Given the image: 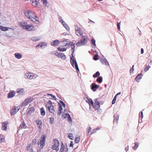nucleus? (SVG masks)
Returning <instances> with one entry per match:
<instances>
[{
	"mask_svg": "<svg viewBox=\"0 0 152 152\" xmlns=\"http://www.w3.org/2000/svg\"><path fill=\"white\" fill-rule=\"evenodd\" d=\"M56 51V52L55 53V55L58 57L60 55V52H58L57 51Z\"/></svg>",
	"mask_w": 152,
	"mask_h": 152,
	"instance_id": "58",
	"label": "nucleus"
},
{
	"mask_svg": "<svg viewBox=\"0 0 152 152\" xmlns=\"http://www.w3.org/2000/svg\"><path fill=\"white\" fill-rule=\"evenodd\" d=\"M62 106L64 107H65V104L61 102L60 104H59L58 108V115H60L62 113V111L63 110Z\"/></svg>",
	"mask_w": 152,
	"mask_h": 152,
	"instance_id": "9",
	"label": "nucleus"
},
{
	"mask_svg": "<svg viewBox=\"0 0 152 152\" xmlns=\"http://www.w3.org/2000/svg\"><path fill=\"white\" fill-rule=\"evenodd\" d=\"M99 85H97L94 83H92L90 86L91 90H93V91H96L97 89L99 88Z\"/></svg>",
	"mask_w": 152,
	"mask_h": 152,
	"instance_id": "11",
	"label": "nucleus"
},
{
	"mask_svg": "<svg viewBox=\"0 0 152 152\" xmlns=\"http://www.w3.org/2000/svg\"><path fill=\"white\" fill-rule=\"evenodd\" d=\"M16 92L14 91H10V92L7 95H15Z\"/></svg>",
	"mask_w": 152,
	"mask_h": 152,
	"instance_id": "41",
	"label": "nucleus"
},
{
	"mask_svg": "<svg viewBox=\"0 0 152 152\" xmlns=\"http://www.w3.org/2000/svg\"><path fill=\"white\" fill-rule=\"evenodd\" d=\"M117 29L119 30L120 29V23H119L118 22L117 23Z\"/></svg>",
	"mask_w": 152,
	"mask_h": 152,
	"instance_id": "57",
	"label": "nucleus"
},
{
	"mask_svg": "<svg viewBox=\"0 0 152 152\" xmlns=\"http://www.w3.org/2000/svg\"><path fill=\"white\" fill-rule=\"evenodd\" d=\"M50 122L51 124H53L54 122V118L53 117H50L49 118Z\"/></svg>",
	"mask_w": 152,
	"mask_h": 152,
	"instance_id": "48",
	"label": "nucleus"
},
{
	"mask_svg": "<svg viewBox=\"0 0 152 152\" xmlns=\"http://www.w3.org/2000/svg\"><path fill=\"white\" fill-rule=\"evenodd\" d=\"M32 5L34 7H37L38 5V3H39V1H33V0H32Z\"/></svg>",
	"mask_w": 152,
	"mask_h": 152,
	"instance_id": "35",
	"label": "nucleus"
},
{
	"mask_svg": "<svg viewBox=\"0 0 152 152\" xmlns=\"http://www.w3.org/2000/svg\"><path fill=\"white\" fill-rule=\"evenodd\" d=\"M143 74L142 73L138 74L135 78V80L137 82H139V80L142 79Z\"/></svg>",
	"mask_w": 152,
	"mask_h": 152,
	"instance_id": "16",
	"label": "nucleus"
},
{
	"mask_svg": "<svg viewBox=\"0 0 152 152\" xmlns=\"http://www.w3.org/2000/svg\"><path fill=\"white\" fill-rule=\"evenodd\" d=\"M139 116L140 117L142 118L143 115V113L142 111H141L140 113L139 114Z\"/></svg>",
	"mask_w": 152,
	"mask_h": 152,
	"instance_id": "62",
	"label": "nucleus"
},
{
	"mask_svg": "<svg viewBox=\"0 0 152 152\" xmlns=\"http://www.w3.org/2000/svg\"><path fill=\"white\" fill-rule=\"evenodd\" d=\"M64 26L66 29L67 31H69V30H70L69 28L66 23L65 24V25Z\"/></svg>",
	"mask_w": 152,
	"mask_h": 152,
	"instance_id": "44",
	"label": "nucleus"
},
{
	"mask_svg": "<svg viewBox=\"0 0 152 152\" xmlns=\"http://www.w3.org/2000/svg\"><path fill=\"white\" fill-rule=\"evenodd\" d=\"M46 47L47 46V43L45 42H42L41 43L37 45L36 47V48H42L43 46Z\"/></svg>",
	"mask_w": 152,
	"mask_h": 152,
	"instance_id": "17",
	"label": "nucleus"
},
{
	"mask_svg": "<svg viewBox=\"0 0 152 152\" xmlns=\"http://www.w3.org/2000/svg\"><path fill=\"white\" fill-rule=\"evenodd\" d=\"M20 109V106H18L15 107L14 108L11 109L10 111L11 115H14Z\"/></svg>",
	"mask_w": 152,
	"mask_h": 152,
	"instance_id": "8",
	"label": "nucleus"
},
{
	"mask_svg": "<svg viewBox=\"0 0 152 152\" xmlns=\"http://www.w3.org/2000/svg\"><path fill=\"white\" fill-rule=\"evenodd\" d=\"M134 65H133L132 67V69L130 70V73H131L132 72H133V71L134 70Z\"/></svg>",
	"mask_w": 152,
	"mask_h": 152,
	"instance_id": "59",
	"label": "nucleus"
},
{
	"mask_svg": "<svg viewBox=\"0 0 152 152\" xmlns=\"http://www.w3.org/2000/svg\"><path fill=\"white\" fill-rule=\"evenodd\" d=\"M35 110L34 108L33 107H30L28 109V112H27V114H31L32 112H34Z\"/></svg>",
	"mask_w": 152,
	"mask_h": 152,
	"instance_id": "34",
	"label": "nucleus"
},
{
	"mask_svg": "<svg viewBox=\"0 0 152 152\" xmlns=\"http://www.w3.org/2000/svg\"><path fill=\"white\" fill-rule=\"evenodd\" d=\"M92 44L93 45L94 47H95L96 46V41L94 39H91Z\"/></svg>",
	"mask_w": 152,
	"mask_h": 152,
	"instance_id": "43",
	"label": "nucleus"
},
{
	"mask_svg": "<svg viewBox=\"0 0 152 152\" xmlns=\"http://www.w3.org/2000/svg\"><path fill=\"white\" fill-rule=\"evenodd\" d=\"M42 2V4L44 6H46L47 4L48 3L47 0H41Z\"/></svg>",
	"mask_w": 152,
	"mask_h": 152,
	"instance_id": "45",
	"label": "nucleus"
},
{
	"mask_svg": "<svg viewBox=\"0 0 152 152\" xmlns=\"http://www.w3.org/2000/svg\"><path fill=\"white\" fill-rule=\"evenodd\" d=\"M80 137L76 138L75 139V142H76V143H78L80 141Z\"/></svg>",
	"mask_w": 152,
	"mask_h": 152,
	"instance_id": "53",
	"label": "nucleus"
},
{
	"mask_svg": "<svg viewBox=\"0 0 152 152\" xmlns=\"http://www.w3.org/2000/svg\"><path fill=\"white\" fill-rule=\"evenodd\" d=\"M28 103H29L31 102L32 101L34 100V99L32 98H28L26 99Z\"/></svg>",
	"mask_w": 152,
	"mask_h": 152,
	"instance_id": "47",
	"label": "nucleus"
},
{
	"mask_svg": "<svg viewBox=\"0 0 152 152\" xmlns=\"http://www.w3.org/2000/svg\"><path fill=\"white\" fill-rule=\"evenodd\" d=\"M100 75V73L99 71H97L95 74L93 75L94 78H96L99 76Z\"/></svg>",
	"mask_w": 152,
	"mask_h": 152,
	"instance_id": "36",
	"label": "nucleus"
},
{
	"mask_svg": "<svg viewBox=\"0 0 152 152\" xmlns=\"http://www.w3.org/2000/svg\"><path fill=\"white\" fill-rule=\"evenodd\" d=\"M32 73H26L24 75V77L26 78H28L30 79H32Z\"/></svg>",
	"mask_w": 152,
	"mask_h": 152,
	"instance_id": "20",
	"label": "nucleus"
},
{
	"mask_svg": "<svg viewBox=\"0 0 152 152\" xmlns=\"http://www.w3.org/2000/svg\"><path fill=\"white\" fill-rule=\"evenodd\" d=\"M103 80V78L102 76H99L97 78L96 81L99 83H102Z\"/></svg>",
	"mask_w": 152,
	"mask_h": 152,
	"instance_id": "31",
	"label": "nucleus"
},
{
	"mask_svg": "<svg viewBox=\"0 0 152 152\" xmlns=\"http://www.w3.org/2000/svg\"><path fill=\"white\" fill-rule=\"evenodd\" d=\"M33 22L35 23H36V19L35 18H34L33 17H31L30 19Z\"/></svg>",
	"mask_w": 152,
	"mask_h": 152,
	"instance_id": "51",
	"label": "nucleus"
},
{
	"mask_svg": "<svg viewBox=\"0 0 152 152\" xmlns=\"http://www.w3.org/2000/svg\"><path fill=\"white\" fill-rule=\"evenodd\" d=\"M68 39H65L63 41V47H65L67 46H69V45L70 43L69 42V41H68Z\"/></svg>",
	"mask_w": 152,
	"mask_h": 152,
	"instance_id": "19",
	"label": "nucleus"
},
{
	"mask_svg": "<svg viewBox=\"0 0 152 152\" xmlns=\"http://www.w3.org/2000/svg\"><path fill=\"white\" fill-rule=\"evenodd\" d=\"M54 142V144L52 145L51 148L56 151H58V147L59 145V141L56 139H55L53 140Z\"/></svg>",
	"mask_w": 152,
	"mask_h": 152,
	"instance_id": "5",
	"label": "nucleus"
},
{
	"mask_svg": "<svg viewBox=\"0 0 152 152\" xmlns=\"http://www.w3.org/2000/svg\"><path fill=\"white\" fill-rule=\"evenodd\" d=\"M64 151L65 152H67L68 151V149L67 148H66L64 146V145L62 143L61 145V147L59 152H64Z\"/></svg>",
	"mask_w": 152,
	"mask_h": 152,
	"instance_id": "15",
	"label": "nucleus"
},
{
	"mask_svg": "<svg viewBox=\"0 0 152 152\" xmlns=\"http://www.w3.org/2000/svg\"><path fill=\"white\" fill-rule=\"evenodd\" d=\"M100 61L102 64H104L106 65H108L109 66V63L107 61L106 58H103L100 59Z\"/></svg>",
	"mask_w": 152,
	"mask_h": 152,
	"instance_id": "14",
	"label": "nucleus"
},
{
	"mask_svg": "<svg viewBox=\"0 0 152 152\" xmlns=\"http://www.w3.org/2000/svg\"><path fill=\"white\" fill-rule=\"evenodd\" d=\"M5 137L2 134H0V143L4 142L5 141Z\"/></svg>",
	"mask_w": 152,
	"mask_h": 152,
	"instance_id": "32",
	"label": "nucleus"
},
{
	"mask_svg": "<svg viewBox=\"0 0 152 152\" xmlns=\"http://www.w3.org/2000/svg\"><path fill=\"white\" fill-rule=\"evenodd\" d=\"M20 25L24 29H25L28 31H30L32 30L34 28V26L32 25H28L27 23L24 22L21 23Z\"/></svg>",
	"mask_w": 152,
	"mask_h": 152,
	"instance_id": "2",
	"label": "nucleus"
},
{
	"mask_svg": "<svg viewBox=\"0 0 152 152\" xmlns=\"http://www.w3.org/2000/svg\"><path fill=\"white\" fill-rule=\"evenodd\" d=\"M144 49L142 48H141V53L143 54L144 53Z\"/></svg>",
	"mask_w": 152,
	"mask_h": 152,
	"instance_id": "64",
	"label": "nucleus"
},
{
	"mask_svg": "<svg viewBox=\"0 0 152 152\" xmlns=\"http://www.w3.org/2000/svg\"><path fill=\"white\" fill-rule=\"evenodd\" d=\"M35 18L36 19V24H38L39 23V21L38 19V18L37 16H35Z\"/></svg>",
	"mask_w": 152,
	"mask_h": 152,
	"instance_id": "56",
	"label": "nucleus"
},
{
	"mask_svg": "<svg viewBox=\"0 0 152 152\" xmlns=\"http://www.w3.org/2000/svg\"><path fill=\"white\" fill-rule=\"evenodd\" d=\"M75 45H72V46H71L72 53L71 54L73 55V54L75 51Z\"/></svg>",
	"mask_w": 152,
	"mask_h": 152,
	"instance_id": "46",
	"label": "nucleus"
},
{
	"mask_svg": "<svg viewBox=\"0 0 152 152\" xmlns=\"http://www.w3.org/2000/svg\"><path fill=\"white\" fill-rule=\"evenodd\" d=\"M66 48H60V47H59L58 48L57 50L60 51H65L66 50Z\"/></svg>",
	"mask_w": 152,
	"mask_h": 152,
	"instance_id": "38",
	"label": "nucleus"
},
{
	"mask_svg": "<svg viewBox=\"0 0 152 152\" xmlns=\"http://www.w3.org/2000/svg\"><path fill=\"white\" fill-rule=\"evenodd\" d=\"M59 43V41L57 39L53 41V42L52 43V42H51L50 44L52 46H57Z\"/></svg>",
	"mask_w": 152,
	"mask_h": 152,
	"instance_id": "24",
	"label": "nucleus"
},
{
	"mask_svg": "<svg viewBox=\"0 0 152 152\" xmlns=\"http://www.w3.org/2000/svg\"><path fill=\"white\" fill-rule=\"evenodd\" d=\"M40 113L41 115L43 116L45 115V112L43 107H42L40 109Z\"/></svg>",
	"mask_w": 152,
	"mask_h": 152,
	"instance_id": "37",
	"label": "nucleus"
},
{
	"mask_svg": "<svg viewBox=\"0 0 152 152\" xmlns=\"http://www.w3.org/2000/svg\"><path fill=\"white\" fill-rule=\"evenodd\" d=\"M24 14L29 19H30L31 17H32V16L33 15V13L32 12L29 10L25 11Z\"/></svg>",
	"mask_w": 152,
	"mask_h": 152,
	"instance_id": "7",
	"label": "nucleus"
},
{
	"mask_svg": "<svg viewBox=\"0 0 152 152\" xmlns=\"http://www.w3.org/2000/svg\"><path fill=\"white\" fill-rule=\"evenodd\" d=\"M115 96L114 97L112 101V104H114L115 103V101L116 99V96Z\"/></svg>",
	"mask_w": 152,
	"mask_h": 152,
	"instance_id": "54",
	"label": "nucleus"
},
{
	"mask_svg": "<svg viewBox=\"0 0 152 152\" xmlns=\"http://www.w3.org/2000/svg\"><path fill=\"white\" fill-rule=\"evenodd\" d=\"M28 102L27 100L26 99L22 103L21 106V107H25L28 105Z\"/></svg>",
	"mask_w": 152,
	"mask_h": 152,
	"instance_id": "33",
	"label": "nucleus"
},
{
	"mask_svg": "<svg viewBox=\"0 0 152 152\" xmlns=\"http://www.w3.org/2000/svg\"><path fill=\"white\" fill-rule=\"evenodd\" d=\"M37 77H38L37 75L32 73V79H35Z\"/></svg>",
	"mask_w": 152,
	"mask_h": 152,
	"instance_id": "52",
	"label": "nucleus"
},
{
	"mask_svg": "<svg viewBox=\"0 0 152 152\" xmlns=\"http://www.w3.org/2000/svg\"><path fill=\"white\" fill-rule=\"evenodd\" d=\"M84 99L86 102L88 103L90 105L91 104V105H93V102L91 99L90 98L88 99L87 97H85Z\"/></svg>",
	"mask_w": 152,
	"mask_h": 152,
	"instance_id": "22",
	"label": "nucleus"
},
{
	"mask_svg": "<svg viewBox=\"0 0 152 152\" xmlns=\"http://www.w3.org/2000/svg\"><path fill=\"white\" fill-rule=\"evenodd\" d=\"M51 96V98L50 99H53L54 100H56V99L55 96Z\"/></svg>",
	"mask_w": 152,
	"mask_h": 152,
	"instance_id": "63",
	"label": "nucleus"
},
{
	"mask_svg": "<svg viewBox=\"0 0 152 152\" xmlns=\"http://www.w3.org/2000/svg\"><path fill=\"white\" fill-rule=\"evenodd\" d=\"M36 141H37L36 139H33L32 141V143L34 145H35L36 143Z\"/></svg>",
	"mask_w": 152,
	"mask_h": 152,
	"instance_id": "60",
	"label": "nucleus"
},
{
	"mask_svg": "<svg viewBox=\"0 0 152 152\" xmlns=\"http://www.w3.org/2000/svg\"><path fill=\"white\" fill-rule=\"evenodd\" d=\"M95 110H96L99 109L100 107V105L98 102L97 101L96 99L94 103H93V105H92Z\"/></svg>",
	"mask_w": 152,
	"mask_h": 152,
	"instance_id": "12",
	"label": "nucleus"
},
{
	"mask_svg": "<svg viewBox=\"0 0 152 152\" xmlns=\"http://www.w3.org/2000/svg\"><path fill=\"white\" fill-rule=\"evenodd\" d=\"M36 123L38 128L39 131H41L42 128V122L40 119H37L36 121Z\"/></svg>",
	"mask_w": 152,
	"mask_h": 152,
	"instance_id": "10",
	"label": "nucleus"
},
{
	"mask_svg": "<svg viewBox=\"0 0 152 152\" xmlns=\"http://www.w3.org/2000/svg\"><path fill=\"white\" fill-rule=\"evenodd\" d=\"M32 146L31 144H29L26 147V150L27 151H29V152H34L33 150L31 147Z\"/></svg>",
	"mask_w": 152,
	"mask_h": 152,
	"instance_id": "23",
	"label": "nucleus"
},
{
	"mask_svg": "<svg viewBox=\"0 0 152 152\" xmlns=\"http://www.w3.org/2000/svg\"><path fill=\"white\" fill-rule=\"evenodd\" d=\"M68 137L71 140H73L74 139L73 134L71 133H69V134Z\"/></svg>",
	"mask_w": 152,
	"mask_h": 152,
	"instance_id": "49",
	"label": "nucleus"
},
{
	"mask_svg": "<svg viewBox=\"0 0 152 152\" xmlns=\"http://www.w3.org/2000/svg\"><path fill=\"white\" fill-rule=\"evenodd\" d=\"M76 28H75V33L78 36L80 37L83 35V33L81 32L80 28L77 26H76Z\"/></svg>",
	"mask_w": 152,
	"mask_h": 152,
	"instance_id": "13",
	"label": "nucleus"
},
{
	"mask_svg": "<svg viewBox=\"0 0 152 152\" xmlns=\"http://www.w3.org/2000/svg\"><path fill=\"white\" fill-rule=\"evenodd\" d=\"M46 136L45 134L43 135L41 137L40 140V147L42 148L45 145V142Z\"/></svg>",
	"mask_w": 152,
	"mask_h": 152,
	"instance_id": "6",
	"label": "nucleus"
},
{
	"mask_svg": "<svg viewBox=\"0 0 152 152\" xmlns=\"http://www.w3.org/2000/svg\"><path fill=\"white\" fill-rule=\"evenodd\" d=\"M81 37L82 38L80 41H78L77 42L76 45L77 46H80L85 45L87 42V37L86 36H83V35Z\"/></svg>",
	"mask_w": 152,
	"mask_h": 152,
	"instance_id": "4",
	"label": "nucleus"
},
{
	"mask_svg": "<svg viewBox=\"0 0 152 152\" xmlns=\"http://www.w3.org/2000/svg\"><path fill=\"white\" fill-rule=\"evenodd\" d=\"M8 121H5V122L2 123V126L1 129L2 130L6 131L7 130V124H8Z\"/></svg>",
	"mask_w": 152,
	"mask_h": 152,
	"instance_id": "18",
	"label": "nucleus"
},
{
	"mask_svg": "<svg viewBox=\"0 0 152 152\" xmlns=\"http://www.w3.org/2000/svg\"><path fill=\"white\" fill-rule=\"evenodd\" d=\"M9 28L11 29L10 28H8L7 27H4L0 25V29H1L2 31H7L8 30Z\"/></svg>",
	"mask_w": 152,
	"mask_h": 152,
	"instance_id": "27",
	"label": "nucleus"
},
{
	"mask_svg": "<svg viewBox=\"0 0 152 152\" xmlns=\"http://www.w3.org/2000/svg\"><path fill=\"white\" fill-rule=\"evenodd\" d=\"M150 66L149 65L146 66L144 69L145 72H146L148 71L149 70V68H150Z\"/></svg>",
	"mask_w": 152,
	"mask_h": 152,
	"instance_id": "50",
	"label": "nucleus"
},
{
	"mask_svg": "<svg viewBox=\"0 0 152 152\" xmlns=\"http://www.w3.org/2000/svg\"><path fill=\"white\" fill-rule=\"evenodd\" d=\"M139 146L138 142H136L135 143L134 146L133 147V148L135 150H136Z\"/></svg>",
	"mask_w": 152,
	"mask_h": 152,
	"instance_id": "39",
	"label": "nucleus"
},
{
	"mask_svg": "<svg viewBox=\"0 0 152 152\" xmlns=\"http://www.w3.org/2000/svg\"><path fill=\"white\" fill-rule=\"evenodd\" d=\"M41 37H31V39L34 41H37L39 40Z\"/></svg>",
	"mask_w": 152,
	"mask_h": 152,
	"instance_id": "26",
	"label": "nucleus"
},
{
	"mask_svg": "<svg viewBox=\"0 0 152 152\" xmlns=\"http://www.w3.org/2000/svg\"><path fill=\"white\" fill-rule=\"evenodd\" d=\"M98 55L97 54H95L93 58V59L95 61H96L98 59Z\"/></svg>",
	"mask_w": 152,
	"mask_h": 152,
	"instance_id": "42",
	"label": "nucleus"
},
{
	"mask_svg": "<svg viewBox=\"0 0 152 152\" xmlns=\"http://www.w3.org/2000/svg\"><path fill=\"white\" fill-rule=\"evenodd\" d=\"M91 128L90 127H88L87 128V135H88L89 134L92 135L93 134V132L91 130Z\"/></svg>",
	"mask_w": 152,
	"mask_h": 152,
	"instance_id": "29",
	"label": "nucleus"
},
{
	"mask_svg": "<svg viewBox=\"0 0 152 152\" xmlns=\"http://www.w3.org/2000/svg\"><path fill=\"white\" fill-rule=\"evenodd\" d=\"M14 56L15 57L18 59H20L22 57V54L19 53H15L14 54Z\"/></svg>",
	"mask_w": 152,
	"mask_h": 152,
	"instance_id": "25",
	"label": "nucleus"
},
{
	"mask_svg": "<svg viewBox=\"0 0 152 152\" xmlns=\"http://www.w3.org/2000/svg\"><path fill=\"white\" fill-rule=\"evenodd\" d=\"M58 57L63 59H65L66 58V57L64 53H60Z\"/></svg>",
	"mask_w": 152,
	"mask_h": 152,
	"instance_id": "30",
	"label": "nucleus"
},
{
	"mask_svg": "<svg viewBox=\"0 0 152 152\" xmlns=\"http://www.w3.org/2000/svg\"><path fill=\"white\" fill-rule=\"evenodd\" d=\"M45 106L49 112L52 113H54L55 112L54 107L52 105V102L50 100H49Z\"/></svg>",
	"mask_w": 152,
	"mask_h": 152,
	"instance_id": "3",
	"label": "nucleus"
},
{
	"mask_svg": "<svg viewBox=\"0 0 152 152\" xmlns=\"http://www.w3.org/2000/svg\"><path fill=\"white\" fill-rule=\"evenodd\" d=\"M70 62L72 67L75 66L78 75V72H80L78 65L75 58H74L73 55L71 54L70 56Z\"/></svg>",
	"mask_w": 152,
	"mask_h": 152,
	"instance_id": "1",
	"label": "nucleus"
},
{
	"mask_svg": "<svg viewBox=\"0 0 152 152\" xmlns=\"http://www.w3.org/2000/svg\"><path fill=\"white\" fill-rule=\"evenodd\" d=\"M114 117V119L113 120V123L116 122L117 124L119 119V115L117 114L115 115Z\"/></svg>",
	"mask_w": 152,
	"mask_h": 152,
	"instance_id": "28",
	"label": "nucleus"
},
{
	"mask_svg": "<svg viewBox=\"0 0 152 152\" xmlns=\"http://www.w3.org/2000/svg\"><path fill=\"white\" fill-rule=\"evenodd\" d=\"M64 117L65 118H71L69 114H65Z\"/></svg>",
	"mask_w": 152,
	"mask_h": 152,
	"instance_id": "55",
	"label": "nucleus"
},
{
	"mask_svg": "<svg viewBox=\"0 0 152 152\" xmlns=\"http://www.w3.org/2000/svg\"><path fill=\"white\" fill-rule=\"evenodd\" d=\"M26 126V124L24 121L23 122L22 124H20L19 127V128L20 129H22L24 128V127Z\"/></svg>",
	"mask_w": 152,
	"mask_h": 152,
	"instance_id": "40",
	"label": "nucleus"
},
{
	"mask_svg": "<svg viewBox=\"0 0 152 152\" xmlns=\"http://www.w3.org/2000/svg\"><path fill=\"white\" fill-rule=\"evenodd\" d=\"M59 22L61 23L62 22V21H64V20L62 19V17L61 16H59Z\"/></svg>",
	"mask_w": 152,
	"mask_h": 152,
	"instance_id": "61",
	"label": "nucleus"
},
{
	"mask_svg": "<svg viewBox=\"0 0 152 152\" xmlns=\"http://www.w3.org/2000/svg\"><path fill=\"white\" fill-rule=\"evenodd\" d=\"M16 92L17 93L19 94L23 95L24 94L25 92L23 88H18L16 89Z\"/></svg>",
	"mask_w": 152,
	"mask_h": 152,
	"instance_id": "21",
	"label": "nucleus"
}]
</instances>
